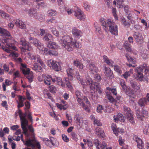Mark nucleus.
Returning a JSON list of instances; mask_svg holds the SVG:
<instances>
[{
	"mask_svg": "<svg viewBox=\"0 0 149 149\" xmlns=\"http://www.w3.org/2000/svg\"><path fill=\"white\" fill-rule=\"evenodd\" d=\"M60 42L61 46L68 51H72L75 48H80L81 46L80 42L67 35L60 37Z\"/></svg>",
	"mask_w": 149,
	"mask_h": 149,
	"instance_id": "obj_1",
	"label": "nucleus"
},
{
	"mask_svg": "<svg viewBox=\"0 0 149 149\" xmlns=\"http://www.w3.org/2000/svg\"><path fill=\"white\" fill-rule=\"evenodd\" d=\"M74 77L79 81L81 84L83 86V88H86L87 85H88L91 90L94 91L96 89L100 94H102V90L100 88L99 85L94 82H93L90 78H86L87 81H86L81 78L79 75V72H76Z\"/></svg>",
	"mask_w": 149,
	"mask_h": 149,
	"instance_id": "obj_2",
	"label": "nucleus"
},
{
	"mask_svg": "<svg viewBox=\"0 0 149 149\" xmlns=\"http://www.w3.org/2000/svg\"><path fill=\"white\" fill-rule=\"evenodd\" d=\"M29 41L32 43L44 54H49L50 56H56L58 55V52L56 51L49 50L47 48H44L43 45L41 44L40 42L36 38H33L31 37L29 38Z\"/></svg>",
	"mask_w": 149,
	"mask_h": 149,
	"instance_id": "obj_3",
	"label": "nucleus"
},
{
	"mask_svg": "<svg viewBox=\"0 0 149 149\" xmlns=\"http://www.w3.org/2000/svg\"><path fill=\"white\" fill-rule=\"evenodd\" d=\"M2 48L6 52L10 53L8 56L9 57L15 58L18 56V54L13 51V50L17 51V49L13 44L10 43L6 44L5 46H2Z\"/></svg>",
	"mask_w": 149,
	"mask_h": 149,
	"instance_id": "obj_4",
	"label": "nucleus"
},
{
	"mask_svg": "<svg viewBox=\"0 0 149 149\" xmlns=\"http://www.w3.org/2000/svg\"><path fill=\"white\" fill-rule=\"evenodd\" d=\"M0 41L6 44L11 42V34L7 30L0 27Z\"/></svg>",
	"mask_w": 149,
	"mask_h": 149,
	"instance_id": "obj_5",
	"label": "nucleus"
},
{
	"mask_svg": "<svg viewBox=\"0 0 149 149\" xmlns=\"http://www.w3.org/2000/svg\"><path fill=\"white\" fill-rule=\"evenodd\" d=\"M21 122V127L23 131V133L26 137H28L29 135L28 132L27 127L28 125V122L26 118L25 114L22 113L21 110H19L18 112Z\"/></svg>",
	"mask_w": 149,
	"mask_h": 149,
	"instance_id": "obj_6",
	"label": "nucleus"
},
{
	"mask_svg": "<svg viewBox=\"0 0 149 149\" xmlns=\"http://www.w3.org/2000/svg\"><path fill=\"white\" fill-rule=\"evenodd\" d=\"M107 29L109 27V31L111 34L115 36L118 35V26L112 19H109L107 20Z\"/></svg>",
	"mask_w": 149,
	"mask_h": 149,
	"instance_id": "obj_7",
	"label": "nucleus"
},
{
	"mask_svg": "<svg viewBox=\"0 0 149 149\" xmlns=\"http://www.w3.org/2000/svg\"><path fill=\"white\" fill-rule=\"evenodd\" d=\"M125 0H115L113 4L116 5L117 4V7L119 8H124V10L126 13H128L130 12L129 11V7L127 5H125L123 3Z\"/></svg>",
	"mask_w": 149,
	"mask_h": 149,
	"instance_id": "obj_8",
	"label": "nucleus"
},
{
	"mask_svg": "<svg viewBox=\"0 0 149 149\" xmlns=\"http://www.w3.org/2000/svg\"><path fill=\"white\" fill-rule=\"evenodd\" d=\"M47 65L50 68L56 71H58L61 70L60 65L59 63L56 61L50 60L47 61Z\"/></svg>",
	"mask_w": 149,
	"mask_h": 149,
	"instance_id": "obj_9",
	"label": "nucleus"
},
{
	"mask_svg": "<svg viewBox=\"0 0 149 149\" xmlns=\"http://www.w3.org/2000/svg\"><path fill=\"white\" fill-rule=\"evenodd\" d=\"M136 115L138 120L139 121H141L143 120L144 118L148 116V112L144 109H143L141 112L137 110L136 111Z\"/></svg>",
	"mask_w": 149,
	"mask_h": 149,
	"instance_id": "obj_10",
	"label": "nucleus"
},
{
	"mask_svg": "<svg viewBox=\"0 0 149 149\" xmlns=\"http://www.w3.org/2000/svg\"><path fill=\"white\" fill-rule=\"evenodd\" d=\"M71 32L73 37L75 38L79 39L82 36V31L75 27L72 29Z\"/></svg>",
	"mask_w": 149,
	"mask_h": 149,
	"instance_id": "obj_11",
	"label": "nucleus"
},
{
	"mask_svg": "<svg viewBox=\"0 0 149 149\" xmlns=\"http://www.w3.org/2000/svg\"><path fill=\"white\" fill-rule=\"evenodd\" d=\"M74 15L78 19L80 20L84 21L86 19V16L84 13L80 10L75 12Z\"/></svg>",
	"mask_w": 149,
	"mask_h": 149,
	"instance_id": "obj_12",
	"label": "nucleus"
},
{
	"mask_svg": "<svg viewBox=\"0 0 149 149\" xmlns=\"http://www.w3.org/2000/svg\"><path fill=\"white\" fill-rule=\"evenodd\" d=\"M52 82L53 83H56L59 85L61 86L62 87L65 86V84L63 82L62 79L59 77L56 76H52Z\"/></svg>",
	"mask_w": 149,
	"mask_h": 149,
	"instance_id": "obj_13",
	"label": "nucleus"
},
{
	"mask_svg": "<svg viewBox=\"0 0 149 149\" xmlns=\"http://www.w3.org/2000/svg\"><path fill=\"white\" fill-rule=\"evenodd\" d=\"M27 56L31 59L35 60V62H37L40 63L42 66H43V65H44L38 56H35L32 54L28 53L27 54Z\"/></svg>",
	"mask_w": 149,
	"mask_h": 149,
	"instance_id": "obj_14",
	"label": "nucleus"
},
{
	"mask_svg": "<svg viewBox=\"0 0 149 149\" xmlns=\"http://www.w3.org/2000/svg\"><path fill=\"white\" fill-rule=\"evenodd\" d=\"M104 73L105 76L109 79H111L113 77V73L110 69L106 67H105L104 68Z\"/></svg>",
	"mask_w": 149,
	"mask_h": 149,
	"instance_id": "obj_15",
	"label": "nucleus"
},
{
	"mask_svg": "<svg viewBox=\"0 0 149 149\" xmlns=\"http://www.w3.org/2000/svg\"><path fill=\"white\" fill-rule=\"evenodd\" d=\"M133 139L137 143V147L139 149H142L144 147V145L142 140L136 135L134 136Z\"/></svg>",
	"mask_w": 149,
	"mask_h": 149,
	"instance_id": "obj_16",
	"label": "nucleus"
},
{
	"mask_svg": "<svg viewBox=\"0 0 149 149\" xmlns=\"http://www.w3.org/2000/svg\"><path fill=\"white\" fill-rule=\"evenodd\" d=\"M94 144L97 149H105L107 145V143L104 141L102 142V144H100L99 141L97 139L95 141Z\"/></svg>",
	"mask_w": 149,
	"mask_h": 149,
	"instance_id": "obj_17",
	"label": "nucleus"
},
{
	"mask_svg": "<svg viewBox=\"0 0 149 149\" xmlns=\"http://www.w3.org/2000/svg\"><path fill=\"white\" fill-rule=\"evenodd\" d=\"M124 46L126 50L128 52L132 53L135 54L137 53V51L136 50L133 49L131 48V45L127 42H125L124 43Z\"/></svg>",
	"mask_w": 149,
	"mask_h": 149,
	"instance_id": "obj_18",
	"label": "nucleus"
},
{
	"mask_svg": "<svg viewBox=\"0 0 149 149\" xmlns=\"http://www.w3.org/2000/svg\"><path fill=\"white\" fill-rule=\"evenodd\" d=\"M137 69H138V67H137L135 69V71L137 74L134 75V77L137 80L142 81L143 78V74L141 71H138Z\"/></svg>",
	"mask_w": 149,
	"mask_h": 149,
	"instance_id": "obj_19",
	"label": "nucleus"
},
{
	"mask_svg": "<svg viewBox=\"0 0 149 149\" xmlns=\"http://www.w3.org/2000/svg\"><path fill=\"white\" fill-rule=\"evenodd\" d=\"M44 82L45 84L47 86L50 85L52 81V77L50 75L44 76Z\"/></svg>",
	"mask_w": 149,
	"mask_h": 149,
	"instance_id": "obj_20",
	"label": "nucleus"
},
{
	"mask_svg": "<svg viewBox=\"0 0 149 149\" xmlns=\"http://www.w3.org/2000/svg\"><path fill=\"white\" fill-rule=\"evenodd\" d=\"M21 69L23 73L25 74H29L31 72L29 68L26 67V65L25 64H21Z\"/></svg>",
	"mask_w": 149,
	"mask_h": 149,
	"instance_id": "obj_21",
	"label": "nucleus"
},
{
	"mask_svg": "<svg viewBox=\"0 0 149 149\" xmlns=\"http://www.w3.org/2000/svg\"><path fill=\"white\" fill-rule=\"evenodd\" d=\"M138 71H141V72L143 71V70H145V72L146 74H147L149 71V69L147 67V65L146 63H144L141 66L138 67Z\"/></svg>",
	"mask_w": 149,
	"mask_h": 149,
	"instance_id": "obj_22",
	"label": "nucleus"
},
{
	"mask_svg": "<svg viewBox=\"0 0 149 149\" xmlns=\"http://www.w3.org/2000/svg\"><path fill=\"white\" fill-rule=\"evenodd\" d=\"M73 63L75 66L79 68L80 69H82L84 67V66L82 63L80 62V61L77 59H76L74 60L73 61Z\"/></svg>",
	"mask_w": 149,
	"mask_h": 149,
	"instance_id": "obj_23",
	"label": "nucleus"
},
{
	"mask_svg": "<svg viewBox=\"0 0 149 149\" xmlns=\"http://www.w3.org/2000/svg\"><path fill=\"white\" fill-rule=\"evenodd\" d=\"M133 36L137 42H139L143 40V37L138 32H135L133 35Z\"/></svg>",
	"mask_w": 149,
	"mask_h": 149,
	"instance_id": "obj_24",
	"label": "nucleus"
},
{
	"mask_svg": "<svg viewBox=\"0 0 149 149\" xmlns=\"http://www.w3.org/2000/svg\"><path fill=\"white\" fill-rule=\"evenodd\" d=\"M123 113L126 116L133 113L130 108L124 106L123 107Z\"/></svg>",
	"mask_w": 149,
	"mask_h": 149,
	"instance_id": "obj_25",
	"label": "nucleus"
},
{
	"mask_svg": "<svg viewBox=\"0 0 149 149\" xmlns=\"http://www.w3.org/2000/svg\"><path fill=\"white\" fill-rule=\"evenodd\" d=\"M16 26L19 27L21 29H24L26 27V25L22 21L19 19H17L15 22Z\"/></svg>",
	"mask_w": 149,
	"mask_h": 149,
	"instance_id": "obj_26",
	"label": "nucleus"
},
{
	"mask_svg": "<svg viewBox=\"0 0 149 149\" xmlns=\"http://www.w3.org/2000/svg\"><path fill=\"white\" fill-rule=\"evenodd\" d=\"M103 57L104 61L108 65L112 67L114 65V64L113 62L110 60L107 56L104 55Z\"/></svg>",
	"mask_w": 149,
	"mask_h": 149,
	"instance_id": "obj_27",
	"label": "nucleus"
},
{
	"mask_svg": "<svg viewBox=\"0 0 149 149\" xmlns=\"http://www.w3.org/2000/svg\"><path fill=\"white\" fill-rule=\"evenodd\" d=\"M19 101H17V102L18 104V108H20L24 106L23 102L25 100L26 98L21 96H19Z\"/></svg>",
	"mask_w": 149,
	"mask_h": 149,
	"instance_id": "obj_28",
	"label": "nucleus"
},
{
	"mask_svg": "<svg viewBox=\"0 0 149 149\" xmlns=\"http://www.w3.org/2000/svg\"><path fill=\"white\" fill-rule=\"evenodd\" d=\"M13 83V82L11 81L10 80L6 79L4 83H3L2 84L3 91H6V86L11 85Z\"/></svg>",
	"mask_w": 149,
	"mask_h": 149,
	"instance_id": "obj_29",
	"label": "nucleus"
},
{
	"mask_svg": "<svg viewBox=\"0 0 149 149\" xmlns=\"http://www.w3.org/2000/svg\"><path fill=\"white\" fill-rule=\"evenodd\" d=\"M96 134L99 136L103 137L105 136V133L102 129L99 127L97 128L95 130Z\"/></svg>",
	"mask_w": 149,
	"mask_h": 149,
	"instance_id": "obj_30",
	"label": "nucleus"
},
{
	"mask_svg": "<svg viewBox=\"0 0 149 149\" xmlns=\"http://www.w3.org/2000/svg\"><path fill=\"white\" fill-rule=\"evenodd\" d=\"M43 140L45 142L47 141L51 143L54 146L56 145H57V143H58V142H56L54 139L53 137L50 138V141L47 138H44Z\"/></svg>",
	"mask_w": 149,
	"mask_h": 149,
	"instance_id": "obj_31",
	"label": "nucleus"
},
{
	"mask_svg": "<svg viewBox=\"0 0 149 149\" xmlns=\"http://www.w3.org/2000/svg\"><path fill=\"white\" fill-rule=\"evenodd\" d=\"M32 49V47L29 45V43L27 42L23 45L22 50V52L25 53L26 50L30 51Z\"/></svg>",
	"mask_w": 149,
	"mask_h": 149,
	"instance_id": "obj_32",
	"label": "nucleus"
},
{
	"mask_svg": "<svg viewBox=\"0 0 149 149\" xmlns=\"http://www.w3.org/2000/svg\"><path fill=\"white\" fill-rule=\"evenodd\" d=\"M47 47L52 49H57L59 47L54 42H50L47 44Z\"/></svg>",
	"mask_w": 149,
	"mask_h": 149,
	"instance_id": "obj_33",
	"label": "nucleus"
},
{
	"mask_svg": "<svg viewBox=\"0 0 149 149\" xmlns=\"http://www.w3.org/2000/svg\"><path fill=\"white\" fill-rule=\"evenodd\" d=\"M120 20L122 24L124 26L126 27H128L130 26V24L129 22H127L125 18L124 17L122 16L120 17Z\"/></svg>",
	"mask_w": 149,
	"mask_h": 149,
	"instance_id": "obj_34",
	"label": "nucleus"
},
{
	"mask_svg": "<svg viewBox=\"0 0 149 149\" xmlns=\"http://www.w3.org/2000/svg\"><path fill=\"white\" fill-rule=\"evenodd\" d=\"M120 85L122 87V90L125 91L126 93L128 90L130 91V89L127 87L125 85V82L123 80H121L120 82Z\"/></svg>",
	"mask_w": 149,
	"mask_h": 149,
	"instance_id": "obj_35",
	"label": "nucleus"
},
{
	"mask_svg": "<svg viewBox=\"0 0 149 149\" xmlns=\"http://www.w3.org/2000/svg\"><path fill=\"white\" fill-rule=\"evenodd\" d=\"M32 69L36 72H41L42 71V68L40 66L37 65V63H34L32 67Z\"/></svg>",
	"mask_w": 149,
	"mask_h": 149,
	"instance_id": "obj_36",
	"label": "nucleus"
},
{
	"mask_svg": "<svg viewBox=\"0 0 149 149\" xmlns=\"http://www.w3.org/2000/svg\"><path fill=\"white\" fill-rule=\"evenodd\" d=\"M126 57L127 61L130 63L132 64L133 65H135L136 63V59L135 58H133L131 57L129 55H126Z\"/></svg>",
	"mask_w": 149,
	"mask_h": 149,
	"instance_id": "obj_37",
	"label": "nucleus"
},
{
	"mask_svg": "<svg viewBox=\"0 0 149 149\" xmlns=\"http://www.w3.org/2000/svg\"><path fill=\"white\" fill-rule=\"evenodd\" d=\"M127 119L132 124H134L135 123L134 118L133 116V113L130 115H127L126 116Z\"/></svg>",
	"mask_w": 149,
	"mask_h": 149,
	"instance_id": "obj_38",
	"label": "nucleus"
},
{
	"mask_svg": "<svg viewBox=\"0 0 149 149\" xmlns=\"http://www.w3.org/2000/svg\"><path fill=\"white\" fill-rule=\"evenodd\" d=\"M29 13L30 16L33 17L35 18L37 17L36 16L38 13L36 10L33 9L30 10L29 11Z\"/></svg>",
	"mask_w": 149,
	"mask_h": 149,
	"instance_id": "obj_39",
	"label": "nucleus"
},
{
	"mask_svg": "<svg viewBox=\"0 0 149 149\" xmlns=\"http://www.w3.org/2000/svg\"><path fill=\"white\" fill-rule=\"evenodd\" d=\"M43 39L45 41L48 42H50L49 41V40L52 39V36L51 34L47 33L44 36Z\"/></svg>",
	"mask_w": 149,
	"mask_h": 149,
	"instance_id": "obj_40",
	"label": "nucleus"
},
{
	"mask_svg": "<svg viewBox=\"0 0 149 149\" xmlns=\"http://www.w3.org/2000/svg\"><path fill=\"white\" fill-rule=\"evenodd\" d=\"M74 120L76 121V122L79 123V124L82 122V118L79 114H75L74 115Z\"/></svg>",
	"mask_w": 149,
	"mask_h": 149,
	"instance_id": "obj_41",
	"label": "nucleus"
},
{
	"mask_svg": "<svg viewBox=\"0 0 149 149\" xmlns=\"http://www.w3.org/2000/svg\"><path fill=\"white\" fill-rule=\"evenodd\" d=\"M67 74L69 77H72V79H73L72 75L73 74V70L71 68H68L66 70Z\"/></svg>",
	"mask_w": 149,
	"mask_h": 149,
	"instance_id": "obj_42",
	"label": "nucleus"
},
{
	"mask_svg": "<svg viewBox=\"0 0 149 149\" xmlns=\"http://www.w3.org/2000/svg\"><path fill=\"white\" fill-rule=\"evenodd\" d=\"M125 93L130 97V100L134 102V99L136 96L135 95L132 93L129 92L128 91H126Z\"/></svg>",
	"mask_w": 149,
	"mask_h": 149,
	"instance_id": "obj_43",
	"label": "nucleus"
},
{
	"mask_svg": "<svg viewBox=\"0 0 149 149\" xmlns=\"http://www.w3.org/2000/svg\"><path fill=\"white\" fill-rule=\"evenodd\" d=\"M131 86L133 88V90L135 91H139L140 90V87L136 83H132Z\"/></svg>",
	"mask_w": 149,
	"mask_h": 149,
	"instance_id": "obj_44",
	"label": "nucleus"
},
{
	"mask_svg": "<svg viewBox=\"0 0 149 149\" xmlns=\"http://www.w3.org/2000/svg\"><path fill=\"white\" fill-rule=\"evenodd\" d=\"M143 133L146 134L149 133V125L148 124H146L143 126Z\"/></svg>",
	"mask_w": 149,
	"mask_h": 149,
	"instance_id": "obj_45",
	"label": "nucleus"
},
{
	"mask_svg": "<svg viewBox=\"0 0 149 149\" xmlns=\"http://www.w3.org/2000/svg\"><path fill=\"white\" fill-rule=\"evenodd\" d=\"M138 103L141 107L144 106L146 104V99L142 98L140 99L138 102Z\"/></svg>",
	"mask_w": 149,
	"mask_h": 149,
	"instance_id": "obj_46",
	"label": "nucleus"
},
{
	"mask_svg": "<svg viewBox=\"0 0 149 149\" xmlns=\"http://www.w3.org/2000/svg\"><path fill=\"white\" fill-rule=\"evenodd\" d=\"M100 20L102 24V25L104 26V30L106 31L107 32V22H105L104 19L103 18H101Z\"/></svg>",
	"mask_w": 149,
	"mask_h": 149,
	"instance_id": "obj_47",
	"label": "nucleus"
},
{
	"mask_svg": "<svg viewBox=\"0 0 149 149\" xmlns=\"http://www.w3.org/2000/svg\"><path fill=\"white\" fill-rule=\"evenodd\" d=\"M8 140L9 144L11 145L12 149H15L16 146L15 143L14 142L11 138H8Z\"/></svg>",
	"mask_w": 149,
	"mask_h": 149,
	"instance_id": "obj_48",
	"label": "nucleus"
},
{
	"mask_svg": "<svg viewBox=\"0 0 149 149\" xmlns=\"http://www.w3.org/2000/svg\"><path fill=\"white\" fill-rule=\"evenodd\" d=\"M33 139H29L25 141V145L27 146H33Z\"/></svg>",
	"mask_w": 149,
	"mask_h": 149,
	"instance_id": "obj_49",
	"label": "nucleus"
},
{
	"mask_svg": "<svg viewBox=\"0 0 149 149\" xmlns=\"http://www.w3.org/2000/svg\"><path fill=\"white\" fill-rule=\"evenodd\" d=\"M47 15L50 16H55L56 14V12L55 10H50L47 12Z\"/></svg>",
	"mask_w": 149,
	"mask_h": 149,
	"instance_id": "obj_50",
	"label": "nucleus"
},
{
	"mask_svg": "<svg viewBox=\"0 0 149 149\" xmlns=\"http://www.w3.org/2000/svg\"><path fill=\"white\" fill-rule=\"evenodd\" d=\"M89 69L90 70L93 72H96V68L93 63H91L89 64Z\"/></svg>",
	"mask_w": 149,
	"mask_h": 149,
	"instance_id": "obj_51",
	"label": "nucleus"
},
{
	"mask_svg": "<svg viewBox=\"0 0 149 149\" xmlns=\"http://www.w3.org/2000/svg\"><path fill=\"white\" fill-rule=\"evenodd\" d=\"M116 8L112 7V12L114 16L115 19L117 20L118 19V17L116 14Z\"/></svg>",
	"mask_w": 149,
	"mask_h": 149,
	"instance_id": "obj_52",
	"label": "nucleus"
},
{
	"mask_svg": "<svg viewBox=\"0 0 149 149\" xmlns=\"http://www.w3.org/2000/svg\"><path fill=\"white\" fill-rule=\"evenodd\" d=\"M66 85L71 91H73V87L70 82L68 81V79H65Z\"/></svg>",
	"mask_w": 149,
	"mask_h": 149,
	"instance_id": "obj_53",
	"label": "nucleus"
},
{
	"mask_svg": "<svg viewBox=\"0 0 149 149\" xmlns=\"http://www.w3.org/2000/svg\"><path fill=\"white\" fill-rule=\"evenodd\" d=\"M51 31L52 33L56 37H58L59 36V32L55 29L52 28L51 29Z\"/></svg>",
	"mask_w": 149,
	"mask_h": 149,
	"instance_id": "obj_54",
	"label": "nucleus"
},
{
	"mask_svg": "<svg viewBox=\"0 0 149 149\" xmlns=\"http://www.w3.org/2000/svg\"><path fill=\"white\" fill-rule=\"evenodd\" d=\"M111 127L112 129L113 130L114 134L116 136H118V134L117 132L116 126V125L114 123H113L111 125Z\"/></svg>",
	"mask_w": 149,
	"mask_h": 149,
	"instance_id": "obj_55",
	"label": "nucleus"
},
{
	"mask_svg": "<svg viewBox=\"0 0 149 149\" xmlns=\"http://www.w3.org/2000/svg\"><path fill=\"white\" fill-rule=\"evenodd\" d=\"M27 78L29 82H31L33 81V73L32 72H31V73L28 74Z\"/></svg>",
	"mask_w": 149,
	"mask_h": 149,
	"instance_id": "obj_56",
	"label": "nucleus"
},
{
	"mask_svg": "<svg viewBox=\"0 0 149 149\" xmlns=\"http://www.w3.org/2000/svg\"><path fill=\"white\" fill-rule=\"evenodd\" d=\"M37 17L36 18L38 19L40 21H41L44 19V14L38 13L37 16Z\"/></svg>",
	"mask_w": 149,
	"mask_h": 149,
	"instance_id": "obj_57",
	"label": "nucleus"
},
{
	"mask_svg": "<svg viewBox=\"0 0 149 149\" xmlns=\"http://www.w3.org/2000/svg\"><path fill=\"white\" fill-rule=\"evenodd\" d=\"M84 7L85 9L87 11H89L90 10V6L87 2H85L84 3Z\"/></svg>",
	"mask_w": 149,
	"mask_h": 149,
	"instance_id": "obj_58",
	"label": "nucleus"
},
{
	"mask_svg": "<svg viewBox=\"0 0 149 149\" xmlns=\"http://www.w3.org/2000/svg\"><path fill=\"white\" fill-rule=\"evenodd\" d=\"M49 90L52 93H56L57 91L56 88L53 85H51L49 87Z\"/></svg>",
	"mask_w": 149,
	"mask_h": 149,
	"instance_id": "obj_59",
	"label": "nucleus"
},
{
	"mask_svg": "<svg viewBox=\"0 0 149 149\" xmlns=\"http://www.w3.org/2000/svg\"><path fill=\"white\" fill-rule=\"evenodd\" d=\"M114 69L115 71L118 73V74H121L122 73V72L120 68L118 65H114Z\"/></svg>",
	"mask_w": 149,
	"mask_h": 149,
	"instance_id": "obj_60",
	"label": "nucleus"
},
{
	"mask_svg": "<svg viewBox=\"0 0 149 149\" xmlns=\"http://www.w3.org/2000/svg\"><path fill=\"white\" fill-rule=\"evenodd\" d=\"M43 93L46 97H48L51 99L50 94L47 89H44L43 91Z\"/></svg>",
	"mask_w": 149,
	"mask_h": 149,
	"instance_id": "obj_61",
	"label": "nucleus"
},
{
	"mask_svg": "<svg viewBox=\"0 0 149 149\" xmlns=\"http://www.w3.org/2000/svg\"><path fill=\"white\" fill-rule=\"evenodd\" d=\"M148 53L147 51L145 50L143 51L141 54V56L142 58L145 59H146L148 58Z\"/></svg>",
	"mask_w": 149,
	"mask_h": 149,
	"instance_id": "obj_62",
	"label": "nucleus"
},
{
	"mask_svg": "<svg viewBox=\"0 0 149 149\" xmlns=\"http://www.w3.org/2000/svg\"><path fill=\"white\" fill-rule=\"evenodd\" d=\"M107 89L108 91H111L114 95H116L117 93L116 88H111L109 87H108L107 88Z\"/></svg>",
	"mask_w": 149,
	"mask_h": 149,
	"instance_id": "obj_63",
	"label": "nucleus"
},
{
	"mask_svg": "<svg viewBox=\"0 0 149 149\" xmlns=\"http://www.w3.org/2000/svg\"><path fill=\"white\" fill-rule=\"evenodd\" d=\"M125 140L123 139L122 137L120 136L118 139V142L119 144L121 146H123L124 145Z\"/></svg>",
	"mask_w": 149,
	"mask_h": 149,
	"instance_id": "obj_64",
	"label": "nucleus"
}]
</instances>
